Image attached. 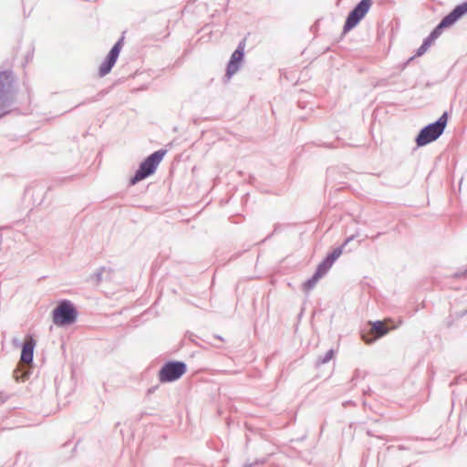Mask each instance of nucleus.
<instances>
[{"mask_svg": "<svg viewBox=\"0 0 467 467\" xmlns=\"http://www.w3.org/2000/svg\"><path fill=\"white\" fill-rule=\"evenodd\" d=\"M447 121L448 116L445 112L435 123L430 124L422 129L416 139L417 145L421 147L437 140L442 134Z\"/></svg>", "mask_w": 467, "mask_h": 467, "instance_id": "f257e3e1", "label": "nucleus"}, {"mask_svg": "<svg viewBox=\"0 0 467 467\" xmlns=\"http://www.w3.org/2000/svg\"><path fill=\"white\" fill-rule=\"evenodd\" d=\"M166 153V150H160L146 158L145 161L140 164L134 177L131 179V183L135 184L138 182L153 174Z\"/></svg>", "mask_w": 467, "mask_h": 467, "instance_id": "f03ea898", "label": "nucleus"}, {"mask_svg": "<svg viewBox=\"0 0 467 467\" xmlns=\"http://www.w3.org/2000/svg\"><path fill=\"white\" fill-rule=\"evenodd\" d=\"M466 13L467 2L457 5L449 15H447L441 20V22L430 34L427 39L433 43L441 36L442 28L451 26Z\"/></svg>", "mask_w": 467, "mask_h": 467, "instance_id": "7ed1b4c3", "label": "nucleus"}, {"mask_svg": "<svg viewBox=\"0 0 467 467\" xmlns=\"http://www.w3.org/2000/svg\"><path fill=\"white\" fill-rule=\"evenodd\" d=\"M77 317V312L72 304L68 301L61 302L53 311V322L57 326L72 324Z\"/></svg>", "mask_w": 467, "mask_h": 467, "instance_id": "20e7f679", "label": "nucleus"}, {"mask_svg": "<svg viewBox=\"0 0 467 467\" xmlns=\"http://www.w3.org/2000/svg\"><path fill=\"white\" fill-rule=\"evenodd\" d=\"M371 327L368 334L362 336L363 340L367 344L372 343L379 337H381L388 334L390 330L398 327L399 324H394L391 319H384L383 321H376L370 323Z\"/></svg>", "mask_w": 467, "mask_h": 467, "instance_id": "39448f33", "label": "nucleus"}, {"mask_svg": "<svg viewBox=\"0 0 467 467\" xmlns=\"http://www.w3.org/2000/svg\"><path fill=\"white\" fill-rule=\"evenodd\" d=\"M186 373V365L183 362L174 361L166 363L159 372V380L161 383L179 379Z\"/></svg>", "mask_w": 467, "mask_h": 467, "instance_id": "423d86ee", "label": "nucleus"}, {"mask_svg": "<svg viewBox=\"0 0 467 467\" xmlns=\"http://www.w3.org/2000/svg\"><path fill=\"white\" fill-rule=\"evenodd\" d=\"M372 5V0H361L350 12L344 26V31H349L366 16Z\"/></svg>", "mask_w": 467, "mask_h": 467, "instance_id": "0eeeda50", "label": "nucleus"}, {"mask_svg": "<svg viewBox=\"0 0 467 467\" xmlns=\"http://www.w3.org/2000/svg\"><path fill=\"white\" fill-rule=\"evenodd\" d=\"M13 78L9 72L0 73V116L5 112V109L11 101V88Z\"/></svg>", "mask_w": 467, "mask_h": 467, "instance_id": "6e6552de", "label": "nucleus"}, {"mask_svg": "<svg viewBox=\"0 0 467 467\" xmlns=\"http://www.w3.org/2000/svg\"><path fill=\"white\" fill-rule=\"evenodd\" d=\"M122 47V38L118 41L114 47L109 51L106 60L100 65L99 67V75L100 77H103L107 75L116 63V60L119 55V52Z\"/></svg>", "mask_w": 467, "mask_h": 467, "instance_id": "1a4fd4ad", "label": "nucleus"}, {"mask_svg": "<svg viewBox=\"0 0 467 467\" xmlns=\"http://www.w3.org/2000/svg\"><path fill=\"white\" fill-rule=\"evenodd\" d=\"M244 47L245 42L244 40L239 44L238 48L232 54L230 61L227 65L226 75L228 78H231L239 69V64L244 57Z\"/></svg>", "mask_w": 467, "mask_h": 467, "instance_id": "9d476101", "label": "nucleus"}, {"mask_svg": "<svg viewBox=\"0 0 467 467\" xmlns=\"http://www.w3.org/2000/svg\"><path fill=\"white\" fill-rule=\"evenodd\" d=\"M35 345L34 338L31 336L26 337L22 348L20 366H28L32 362Z\"/></svg>", "mask_w": 467, "mask_h": 467, "instance_id": "9b49d317", "label": "nucleus"}, {"mask_svg": "<svg viewBox=\"0 0 467 467\" xmlns=\"http://www.w3.org/2000/svg\"><path fill=\"white\" fill-rule=\"evenodd\" d=\"M332 265L327 262L326 259L321 262L318 266H317V269L315 273L316 275V279H320L323 275H326V273L331 268Z\"/></svg>", "mask_w": 467, "mask_h": 467, "instance_id": "f8f14e48", "label": "nucleus"}, {"mask_svg": "<svg viewBox=\"0 0 467 467\" xmlns=\"http://www.w3.org/2000/svg\"><path fill=\"white\" fill-rule=\"evenodd\" d=\"M342 254V249L337 248L330 254H328L326 258L327 262H329L332 265L334 262Z\"/></svg>", "mask_w": 467, "mask_h": 467, "instance_id": "ddd939ff", "label": "nucleus"}, {"mask_svg": "<svg viewBox=\"0 0 467 467\" xmlns=\"http://www.w3.org/2000/svg\"><path fill=\"white\" fill-rule=\"evenodd\" d=\"M431 45L432 43L426 38L423 44L419 47L417 56L420 57L423 55Z\"/></svg>", "mask_w": 467, "mask_h": 467, "instance_id": "4468645a", "label": "nucleus"}, {"mask_svg": "<svg viewBox=\"0 0 467 467\" xmlns=\"http://www.w3.org/2000/svg\"><path fill=\"white\" fill-rule=\"evenodd\" d=\"M318 280L319 279H316V275H314L311 279H309L308 281H306L304 284L305 290L308 291V290L312 289L316 285V284L317 283Z\"/></svg>", "mask_w": 467, "mask_h": 467, "instance_id": "2eb2a0df", "label": "nucleus"}, {"mask_svg": "<svg viewBox=\"0 0 467 467\" xmlns=\"http://www.w3.org/2000/svg\"><path fill=\"white\" fill-rule=\"evenodd\" d=\"M3 401L2 395L0 394V402Z\"/></svg>", "mask_w": 467, "mask_h": 467, "instance_id": "dca6fc26", "label": "nucleus"}]
</instances>
